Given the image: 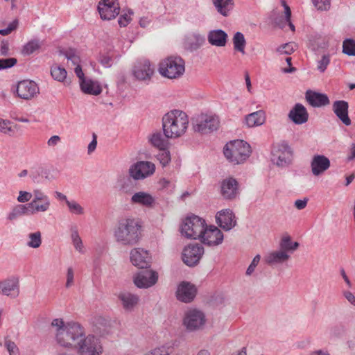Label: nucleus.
Masks as SVG:
<instances>
[{
	"label": "nucleus",
	"instance_id": "nucleus-1",
	"mask_svg": "<svg viewBox=\"0 0 355 355\" xmlns=\"http://www.w3.org/2000/svg\"><path fill=\"white\" fill-rule=\"evenodd\" d=\"M114 236L116 242L123 245H137L141 238V225L132 218L121 219L114 229Z\"/></svg>",
	"mask_w": 355,
	"mask_h": 355
},
{
	"label": "nucleus",
	"instance_id": "nucleus-2",
	"mask_svg": "<svg viewBox=\"0 0 355 355\" xmlns=\"http://www.w3.org/2000/svg\"><path fill=\"white\" fill-rule=\"evenodd\" d=\"M188 125L187 114L180 110H173L162 117V129L166 138L180 137L186 132Z\"/></svg>",
	"mask_w": 355,
	"mask_h": 355
},
{
	"label": "nucleus",
	"instance_id": "nucleus-3",
	"mask_svg": "<svg viewBox=\"0 0 355 355\" xmlns=\"http://www.w3.org/2000/svg\"><path fill=\"white\" fill-rule=\"evenodd\" d=\"M225 157L230 162L239 164L245 161L251 154V147L243 140H234L227 143L224 148Z\"/></svg>",
	"mask_w": 355,
	"mask_h": 355
},
{
	"label": "nucleus",
	"instance_id": "nucleus-4",
	"mask_svg": "<svg viewBox=\"0 0 355 355\" xmlns=\"http://www.w3.org/2000/svg\"><path fill=\"white\" fill-rule=\"evenodd\" d=\"M83 327L76 322H68L64 329L56 334L58 343L63 347H75L80 339L84 336Z\"/></svg>",
	"mask_w": 355,
	"mask_h": 355
},
{
	"label": "nucleus",
	"instance_id": "nucleus-5",
	"mask_svg": "<svg viewBox=\"0 0 355 355\" xmlns=\"http://www.w3.org/2000/svg\"><path fill=\"white\" fill-rule=\"evenodd\" d=\"M158 70L166 78H178L184 73L185 62L180 56H169L159 63Z\"/></svg>",
	"mask_w": 355,
	"mask_h": 355
},
{
	"label": "nucleus",
	"instance_id": "nucleus-6",
	"mask_svg": "<svg viewBox=\"0 0 355 355\" xmlns=\"http://www.w3.org/2000/svg\"><path fill=\"white\" fill-rule=\"evenodd\" d=\"M206 223L198 216L192 215L187 217L182 222L180 232L182 236L190 239H199Z\"/></svg>",
	"mask_w": 355,
	"mask_h": 355
},
{
	"label": "nucleus",
	"instance_id": "nucleus-7",
	"mask_svg": "<svg viewBox=\"0 0 355 355\" xmlns=\"http://www.w3.org/2000/svg\"><path fill=\"white\" fill-rule=\"evenodd\" d=\"M219 124L218 117L214 115L201 114L193 119L194 131L201 134H208L217 130Z\"/></svg>",
	"mask_w": 355,
	"mask_h": 355
},
{
	"label": "nucleus",
	"instance_id": "nucleus-8",
	"mask_svg": "<svg viewBox=\"0 0 355 355\" xmlns=\"http://www.w3.org/2000/svg\"><path fill=\"white\" fill-rule=\"evenodd\" d=\"M78 355H101L103 352L99 338L93 336L84 335L76 346Z\"/></svg>",
	"mask_w": 355,
	"mask_h": 355
},
{
	"label": "nucleus",
	"instance_id": "nucleus-9",
	"mask_svg": "<svg viewBox=\"0 0 355 355\" xmlns=\"http://www.w3.org/2000/svg\"><path fill=\"white\" fill-rule=\"evenodd\" d=\"M272 154V160L278 166H288L291 163L293 152L286 141H282L274 146Z\"/></svg>",
	"mask_w": 355,
	"mask_h": 355
},
{
	"label": "nucleus",
	"instance_id": "nucleus-10",
	"mask_svg": "<svg viewBox=\"0 0 355 355\" xmlns=\"http://www.w3.org/2000/svg\"><path fill=\"white\" fill-rule=\"evenodd\" d=\"M11 91L13 94H16L17 97L24 100H29L39 93V87L35 82L30 80H24L13 85Z\"/></svg>",
	"mask_w": 355,
	"mask_h": 355
},
{
	"label": "nucleus",
	"instance_id": "nucleus-11",
	"mask_svg": "<svg viewBox=\"0 0 355 355\" xmlns=\"http://www.w3.org/2000/svg\"><path fill=\"white\" fill-rule=\"evenodd\" d=\"M155 171V166L153 163L148 161H139L132 164L128 170L129 175L134 180H144Z\"/></svg>",
	"mask_w": 355,
	"mask_h": 355
},
{
	"label": "nucleus",
	"instance_id": "nucleus-12",
	"mask_svg": "<svg viewBox=\"0 0 355 355\" xmlns=\"http://www.w3.org/2000/svg\"><path fill=\"white\" fill-rule=\"evenodd\" d=\"M205 321V313L200 310L193 309L185 313L183 324L188 331H193L203 327Z\"/></svg>",
	"mask_w": 355,
	"mask_h": 355
},
{
	"label": "nucleus",
	"instance_id": "nucleus-13",
	"mask_svg": "<svg viewBox=\"0 0 355 355\" xmlns=\"http://www.w3.org/2000/svg\"><path fill=\"white\" fill-rule=\"evenodd\" d=\"M204 254L201 244H190L185 247L182 252V261L189 267L196 266Z\"/></svg>",
	"mask_w": 355,
	"mask_h": 355
},
{
	"label": "nucleus",
	"instance_id": "nucleus-14",
	"mask_svg": "<svg viewBox=\"0 0 355 355\" xmlns=\"http://www.w3.org/2000/svg\"><path fill=\"white\" fill-rule=\"evenodd\" d=\"M33 200L28 203L31 209V214L45 212L49 210L51 202L49 196L40 189H35L32 193Z\"/></svg>",
	"mask_w": 355,
	"mask_h": 355
},
{
	"label": "nucleus",
	"instance_id": "nucleus-15",
	"mask_svg": "<svg viewBox=\"0 0 355 355\" xmlns=\"http://www.w3.org/2000/svg\"><path fill=\"white\" fill-rule=\"evenodd\" d=\"M98 10L102 19L111 20L119 14L120 7L117 0H101Z\"/></svg>",
	"mask_w": 355,
	"mask_h": 355
},
{
	"label": "nucleus",
	"instance_id": "nucleus-16",
	"mask_svg": "<svg viewBox=\"0 0 355 355\" xmlns=\"http://www.w3.org/2000/svg\"><path fill=\"white\" fill-rule=\"evenodd\" d=\"M223 232L217 227L210 225L208 227L206 225L199 239L205 245L214 246L220 244L223 241Z\"/></svg>",
	"mask_w": 355,
	"mask_h": 355
},
{
	"label": "nucleus",
	"instance_id": "nucleus-17",
	"mask_svg": "<svg viewBox=\"0 0 355 355\" xmlns=\"http://www.w3.org/2000/svg\"><path fill=\"white\" fill-rule=\"evenodd\" d=\"M157 279V272L146 268L140 271L134 277V283L139 288H147L155 285Z\"/></svg>",
	"mask_w": 355,
	"mask_h": 355
},
{
	"label": "nucleus",
	"instance_id": "nucleus-18",
	"mask_svg": "<svg viewBox=\"0 0 355 355\" xmlns=\"http://www.w3.org/2000/svg\"><path fill=\"white\" fill-rule=\"evenodd\" d=\"M196 293L195 285L189 282H182L178 286L176 297L180 302L189 303L194 300Z\"/></svg>",
	"mask_w": 355,
	"mask_h": 355
},
{
	"label": "nucleus",
	"instance_id": "nucleus-19",
	"mask_svg": "<svg viewBox=\"0 0 355 355\" xmlns=\"http://www.w3.org/2000/svg\"><path fill=\"white\" fill-rule=\"evenodd\" d=\"M150 257L148 251L141 248H135L130 251L131 263L136 267L143 269L150 266Z\"/></svg>",
	"mask_w": 355,
	"mask_h": 355
},
{
	"label": "nucleus",
	"instance_id": "nucleus-20",
	"mask_svg": "<svg viewBox=\"0 0 355 355\" xmlns=\"http://www.w3.org/2000/svg\"><path fill=\"white\" fill-rule=\"evenodd\" d=\"M217 224L225 231H229L236 225V217L233 211L230 209H224L216 216Z\"/></svg>",
	"mask_w": 355,
	"mask_h": 355
},
{
	"label": "nucleus",
	"instance_id": "nucleus-21",
	"mask_svg": "<svg viewBox=\"0 0 355 355\" xmlns=\"http://www.w3.org/2000/svg\"><path fill=\"white\" fill-rule=\"evenodd\" d=\"M0 293L15 297L19 293V279L15 277L0 282Z\"/></svg>",
	"mask_w": 355,
	"mask_h": 355
},
{
	"label": "nucleus",
	"instance_id": "nucleus-22",
	"mask_svg": "<svg viewBox=\"0 0 355 355\" xmlns=\"http://www.w3.org/2000/svg\"><path fill=\"white\" fill-rule=\"evenodd\" d=\"M238 186V182L233 178L223 180L220 187L222 196L227 200L235 198L239 193Z\"/></svg>",
	"mask_w": 355,
	"mask_h": 355
},
{
	"label": "nucleus",
	"instance_id": "nucleus-23",
	"mask_svg": "<svg viewBox=\"0 0 355 355\" xmlns=\"http://www.w3.org/2000/svg\"><path fill=\"white\" fill-rule=\"evenodd\" d=\"M288 116L290 120L297 125L305 123L309 119L308 112L301 103H296L291 110Z\"/></svg>",
	"mask_w": 355,
	"mask_h": 355
},
{
	"label": "nucleus",
	"instance_id": "nucleus-24",
	"mask_svg": "<svg viewBox=\"0 0 355 355\" xmlns=\"http://www.w3.org/2000/svg\"><path fill=\"white\" fill-rule=\"evenodd\" d=\"M349 104L343 100L336 101L332 105V110L336 116L347 126L351 125V119L348 115Z\"/></svg>",
	"mask_w": 355,
	"mask_h": 355
},
{
	"label": "nucleus",
	"instance_id": "nucleus-25",
	"mask_svg": "<svg viewBox=\"0 0 355 355\" xmlns=\"http://www.w3.org/2000/svg\"><path fill=\"white\" fill-rule=\"evenodd\" d=\"M330 160L322 155H315L313 157L311 167L313 174L318 176L330 167Z\"/></svg>",
	"mask_w": 355,
	"mask_h": 355
},
{
	"label": "nucleus",
	"instance_id": "nucleus-26",
	"mask_svg": "<svg viewBox=\"0 0 355 355\" xmlns=\"http://www.w3.org/2000/svg\"><path fill=\"white\" fill-rule=\"evenodd\" d=\"M154 72V69L148 60L135 66L133 74L135 77L140 80H150Z\"/></svg>",
	"mask_w": 355,
	"mask_h": 355
},
{
	"label": "nucleus",
	"instance_id": "nucleus-27",
	"mask_svg": "<svg viewBox=\"0 0 355 355\" xmlns=\"http://www.w3.org/2000/svg\"><path fill=\"white\" fill-rule=\"evenodd\" d=\"M306 99L314 107L325 106L329 104L327 95L309 90L306 92Z\"/></svg>",
	"mask_w": 355,
	"mask_h": 355
},
{
	"label": "nucleus",
	"instance_id": "nucleus-28",
	"mask_svg": "<svg viewBox=\"0 0 355 355\" xmlns=\"http://www.w3.org/2000/svg\"><path fill=\"white\" fill-rule=\"evenodd\" d=\"M227 37V34L221 29L210 31L207 35L209 43L219 47L225 46Z\"/></svg>",
	"mask_w": 355,
	"mask_h": 355
},
{
	"label": "nucleus",
	"instance_id": "nucleus-29",
	"mask_svg": "<svg viewBox=\"0 0 355 355\" xmlns=\"http://www.w3.org/2000/svg\"><path fill=\"white\" fill-rule=\"evenodd\" d=\"M155 198L148 193L139 191L131 197L132 204L139 205L146 207H151L155 204Z\"/></svg>",
	"mask_w": 355,
	"mask_h": 355
},
{
	"label": "nucleus",
	"instance_id": "nucleus-30",
	"mask_svg": "<svg viewBox=\"0 0 355 355\" xmlns=\"http://www.w3.org/2000/svg\"><path fill=\"white\" fill-rule=\"evenodd\" d=\"M136 180L129 174L128 175L120 176L117 180L119 191L123 193H132L136 186Z\"/></svg>",
	"mask_w": 355,
	"mask_h": 355
},
{
	"label": "nucleus",
	"instance_id": "nucleus-31",
	"mask_svg": "<svg viewBox=\"0 0 355 355\" xmlns=\"http://www.w3.org/2000/svg\"><path fill=\"white\" fill-rule=\"evenodd\" d=\"M168 139L164 136V134L162 135L160 131H156L148 136V142L159 150H164L168 148Z\"/></svg>",
	"mask_w": 355,
	"mask_h": 355
},
{
	"label": "nucleus",
	"instance_id": "nucleus-32",
	"mask_svg": "<svg viewBox=\"0 0 355 355\" xmlns=\"http://www.w3.org/2000/svg\"><path fill=\"white\" fill-rule=\"evenodd\" d=\"M216 10L223 17H228L234 9V0H211Z\"/></svg>",
	"mask_w": 355,
	"mask_h": 355
},
{
	"label": "nucleus",
	"instance_id": "nucleus-33",
	"mask_svg": "<svg viewBox=\"0 0 355 355\" xmlns=\"http://www.w3.org/2000/svg\"><path fill=\"white\" fill-rule=\"evenodd\" d=\"M118 298L121 302L123 308L128 311H132L139 302L137 295L128 292L120 293Z\"/></svg>",
	"mask_w": 355,
	"mask_h": 355
},
{
	"label": "nucleus",
	"instance_id": "nucleus-34",
	"mask_svg": "<svg viewBox=\"0 0 355 355\" xmlns=\"http://www.w3.org/2000/svg\"><path fill=\"white\" fill-rule=\"evenodd\" d=\"M266 121L265 112L263 110H259L249 114L245 117V123L249 128L259 126L264 123Z\"/></svg>",
	"mask_w": 355,
	"mask_h": 355
},
{
	"label": "nucleus",
	"instance_id": "nucleus-35",
	"mask_svg": "<svg viewBox=\"0 0 355 355\" xmlns=\"http://www.w3.org/2000/svg\"><path fill=\"white\" fill-rule=\"evenodd\" d=\"M81 90L87 94L97 96L102 92L101 85L92 80H83L80 83Z\"/></svg>",
	"mask_w": 355,
	"mask_h": 355
},
{
	"label": "nucleus",
	"instance_id": "nucleus-36",
	"mask_svg": "<svg viewBox=\"0 0 355 355\" xmlns=\"http://www.w3.org/2000/svg\"><path fill=\"white\" fill-rule=\"evenodd\" d=\"M290 259V255L282 250L270 252L266 257V261L269 265L283 263Z\"/></svg>",
	"mask_w": 355,
	"mask_h": 355
},
{
	"label": "nucleus",
	"instance_id": "nucleus-37",
	"mask_svg": "<svg viewBox=\"0 0 355 355\" xmlns=\"http://www.w3.org/2000/svg\"><path fill=\"white\" fill-rule=\"evenodd\" d=\"M31 214V209L28 207V204L26 205H15L11 210V211L8 214L7 219L10 221H12L16 220L17 218L24 216L29 215Z\"/></svg>",
	"mask_w": 355,
	"mask_h": 355
},
{
	"label": "nucleus",
	"instance_id": "nucleus-38",
	"mask_svg": "<svg viewBox=\"0 0 355 355\" xmlns=\"http://www.w3.org/2000/svg\"><path fill=\"white\" fill-rule=\"evenodd\" d=\"M31 178L34 182H40V178H44L49 181L55 179L54 175L51 173L49 168L44 166H39L34 171H32L30 175Z\"/></svg>",
	"mask_w": 355,
	"mask_h": 355
},
{
	"label": "nucleus",
	"instance_id": "nucleus-39",
	"mask_svg": "<svg viewBox=\"0 0 355 355\" xmlns=\"http://www.w3.org/2000/svg\"><path fill=\"white\" fill-rule=\"evenodd\" d=\"M282 6L284 8L285 16L277 15L272 19V23L275 26L284 28L287 24V21H289L291 17V10L290 7L286 4L284 0H282Z\"/></svg>",
	"mask_w": 355,
	"mask_h": 355
},
{
	"label": "nucleus",
	"instance_id": "nucleus-40",
	"mask_svg": "<svg viewBox=\"0 0 355 355\" xmlns=\"http://www.w3.org/2000/svg\"><path fill=\"white\" fill-rule=\"evenodd\" d=\"M280 249L286 252L296 250L300 246V243L297 241H292L291 236H284L279 243Z\"/></svg>",
	"mask_w": 355,
	"mask_h": 355
},
{
	"label": "nucleus",
	"instance_id": "nucleus-41",
	"mask_svg": "<svg viewBox=\"0 0 355 355\" xmlns=\"http://www.w3.org/2000/svg\"><path fill=\"white\" fill-rule=\"evenodd\" d=\"M233 44L235 51L245 53L246 41L244 35L241 32H236L233 37Z\"/></svg>",
	"mask_w": 355,
	"mask_h": 355
},
{
	"label": "nucleus",
	"instance_id": "nucleus-42",
	"mask_svg": "<svg viewBox=\"0 0 355 355\" xmlns=\"http://www.w3.org/2000/svg\"><path fill=\"white\" fill-rule=\"evenodd\" d=\"M51 74L55 80L64 82L67 78V72L64 68L54 65L51 68Z\"/></svg>",
	"mask_w": 355,
	"mask_h": 355
},
{
	"label": "nucleus",
	"instance_id": "nucleus-43",
	"mask_svg": "<svg viewBox=\"0 0 355 355\" xmlns=\"http://www.w3.org/2000/svg\"><path fill=\"white\" fill-rule=\"evenodd\" d=\"M71 238L74 248L80 252H83V244L81 238L80 237L78 232V228L76 225L71 227Z\"/></svg>",
	"mask_w": 355,
	"mask_h": 355
},
{
	"label": "nucleus",
	"instance_id": "nucleus-44",
	"mask_svg": "<svg viewBox=\"0 0 355 355\" xmlns=\"http://www.w3.org/2000/svg\"><path fill=\"white\" fill-rule=\"evenodd\" d=\"M41 47V42L39 40L34 39L27 42L21 50L24 55H31Z\"/></svg>",
	"mask_w": 355,
	"mask_h": 355
},
{
	"label": "nucleus",
	"instance_id": "nucleus-45",
	"mask_svg": "<svg viewBox=\"0 0 355 355\" xmlns=\"http://www.w3.org/2000/svg\"><path fill=\"white\" fill-rule=\"evenodd\" d=\"M30 241L27 243V245L32 248H37L42 244L41 232L40 231L28 234Z\"/></svg>",
	"mask_w": 355,
	"mask_h": 355
},
{
	"label": "nucleus",
	"instance_id": "nucleus-46",
	"mask_svg": "<svg viewBox=\"0 0 355 355\" xmlns=\"http://www.w3.org/2000/svg\"><path fill=\"white\" fill-rule=\"evenodd\" d=\"M343 53L349 56H355V40H345L343 44Z\"/></svg>",
	"mask_w": 355,
	"mask_h": 355
},
{
	"label": "nucleus",
	"instance_id": "nucleus-47",
	"mask_svg": "<svg viewBox=\"0 0 355 355\" xmlns=\"http://www.w3.org/2000/svg\"><path fill=\"white\" fill-rule=\"evenodd\" d=\"M173 347L171 345H162L156 347L144 355H170L173 352Z\"/></svg>",
	"mask_w": 355,
	"mask_h": 355
},
{
	"label": "nucleus",
	"instance_id": "nucleus-48",
	"mask_svg": "<svg viewBox=\"0 0 355 355\" xmlns=\"http://www.w3.org/2000/svg\"><path fill=\"white\" fill-rule=\"evenodd\" d=\"M157 159L159 161L162 166H166L171 162V154L168 148L159 150L157 155Z\"/></svg>",
	"mask_w": 355,
	"mask_h": 355
},
{
	"label": "nucleus",
	"instance_id": "nucleus-49",
	"mask_svg": "<svg viewBox=\"0 0 355 355\" xmlns=\"http://www.w3.org/2000/svg\"><path fill=\"white\" fill-rule=\"evenodd\" d=\"M159 185L160 187V189L165 190L168 193H173L175 188V182L166 178L160 179L159 181Z\"/></svg>",
	"mask_w": 355,
	"mask_h": 355
},
{
	"label": "nucleus",
	"instance_id": "nucleus-50",
	"mask_svg": "<svg viewBox=\"0 0 355 355\" xmlns=\"http://www.w3.org/2000/svg\"><path fill=\"white\" fill-rule=\"evenodd\" d=\"M276 52L279 55H291L294 52L293 44L291 42L283 44L276 49Z\"/></svg>",
	"mask_w": 355,
	"mask_h": 355
},
{
	"label": "nucleus",
	"instance_id": "nucleus-51",
	"mask_svg": "<svg viewBox=\"0 0 355 355\" xmlns=\"http://www.w3.org/2000/svg\"><path fill=\"white\" fill-rule=\"evenodd\" d=\"M329 63H330V55L329 54H324L322 56V58L318 61V66H317L318 70L321 73H324L326 71Z\"/></svg>",
	"mask_w": 355,
	"mask_h": 355
},
{
	"label": "nucleus",
	"instance_id": "nucleus-52",
	"mask_svg": "<svg viewBox=\"0 0 355 355\" xmlns=\"http://www.w3.org/2000/svg\"><path fill=\"white\" fill-rule=\"evenodd\" d=\"M329 334L332 338H341L345 334V328L341 324L335 325L331 328Z\"/></svg>",
	"mask_w": 355,
	"mask_h": 355
},
{
	"label": "nucleus",
	"instance_id": "nucleus-53",
	"mask_svg": "<svg viewBox=\"0 0 355 355\" xmlns=\"http://www.w3.org/2000/svg\"><path fill=\"white\" fill-rule=\"evenodd\" d=\"M67 205L69 207V211L72 214H83V208L81 207L80 204L76 202L74 200H67Z\"/></svg>",
	"mask_w": 355,
	"mask_h": 355
},
{
	"label": "nucleus",
	"instance_id": "nucleus-54",
	"mask_svg": "<svg viewBox=\"0 0 355 355\" xmlns=\"http://www.w3.org/2000/svg\"><path fill=\"white\" fill-rule=\"evenodd\" d=\"M17 62L15 58H0V70L11 68Z\"/></svg>",
	"mask_w": 355,
	"mask_h": 355
},
{
	"label": "nucleus",
	"instance_id": "nucleus-55",
	"mask_svg": "<svg viewBox=\"0 0 355 355\" xmlns=\"http://www.w3.org/2000/svg\"><path fill=\"white\" fill-rule=\"evenodd\" d=\"M314 6L318 10H328L331 6L330 0H311Z\"/></svg>",
	"mask_w": 355,
	"mask_h": 355
},
{
	"label": "nucleus",
	"instance_id": "nucleus-56",
	"mask_svg": "<svg viewBox=\"0 0 355 355\" xmlns=\"http://www.w3.org/2000/svg\"><path fill=\"white\" fill-rule=\"evenodd\" d=\"M18 26L19 20L17 19H15L8 24L6 28L0 29V35L3 36L8 35L10 34L12 31L17 30Z\"/></svg>",
	"mask_w": 355,
	"mask_h": 355
},
{
	"label": "nucleus",
	"instance_id": "nucleus-57",
	"mask_svg": "<svg viewBox=\"0 0 355 355\" xmlns=\"http://www.w3.org/2000/svg\"><path fill=\"white\" fill-rule=\"evenodd\" d=\"M4 346L10 355H19V349L15 342L6 339L4 343Z\"/></svg>",
	"mask_w": 355,
	"mask_h": 355
},
{
	"label": "nucleus",
	"instance_id": "nucleus-58",
	"mask_svg": "<svg viewBox=\"0 0 355 355\" xmlns=\"http://www.w3.org/2000/svg\"><path fill=\"white\" fill-rule=\"evenodd\" d=\"M10 121L0 119V132L10 135V132H13V130L10 126Z\"/></svg>",
	"mask_w": 355,
	"mask_h": 355
},
{
	"label": "nucleus",
	"instance_id": "nucleus-59",
	"mask_svg": "<svg viewBox=\"0 0 355 355\" xmlns=\"http://www.w3.org/2000/svg\"><path fill=\"white\" fill-rule=\"evenodd\" d=\"M98 61L104 67L106 68L111 67L113 64V59L112 56L108 54L100 55Z\"/></svg>",
	"mask_w": 355,
	"mask_h": 355
},
{
	"label": "nucleus",
	"instance_id": "nucleus-60",
	"mask_svg": "<svg viewBox=\"0 0 355 355\" xmlns=\"http://www.w3.org/2000/svg\"><path fill=\"white\" fill-rule=\"evenodd\" d=\"M64 55L68 60L71 61L73 65H78L80 63V58L79 56L75 54V52L73 49H69L64 53Z\"/></svg>",
	"mask_w": 355,
	"mask_h": 355
},
{
	"label": "nucleus",
	"instance_id": "nucleus-61",
	"mask_svg": "<svg viewBox=\"0 0 355 355\" xmlns=\"http://www.w3.org/2000/svg\"><path fill=\"white\" fill-rule=\"evenodd\" d=\"M261 257L259 254H257L252 259L251 263L248 266V268L246 270V275H251L252 272L254 271L255 268L259 263Z\"/></svg>",
	"mask_w": 355,
	"mask_h": 355
},
{
	"label": "nucleus",
	"instance_id": "nucleus-62",
	"mask_svg": "<svg viewBox=\"0 0 355 355\" xmlns=\"http://www.w3.org/2000/svg\"><path fill=\"white\" fill-rule=\"evenodd\" d=\"M32 196L33 195L30 192L20 191L17 199L19 202L24 203L28 202L31 199Z\"/></svg>",
	"mask_w": 355,
	"mask_h": 355
},
{
	"label": "nucleus",
	"instance_id": "nucleus-63",
	"mask_svg": "<svg viewBox=\"0 0 355 355\" xmlns=\"http://www.w3.org/2000/svg\"><path fill=\"white\" fill-rule=\"evenodd\" d=\"M0 54L2 56L9 55V42L8 40L3 39L0 44Z\"/></svg>",
	"mask_w": 355,
	"mask_h": 355
},
{
	"label": "nucleus",
	"instance_id": "nucleus-64",
	"mask_svg": "<svg viewBox=\"0 0 355 355\" xmlns=\"http://www.w3.org/2000/svg\"><path fill=\"white\" fill-rule=\"evenodd\" d=\"M73 270L72 268L69 267L67 269V282H66V287L69 288L73 284Z\"/></svg>",
	"mask_w": 355,
	"mask_h": 355
}]
</instances>
